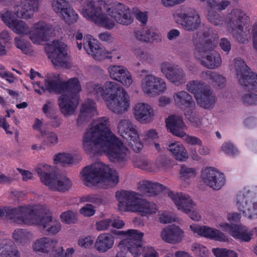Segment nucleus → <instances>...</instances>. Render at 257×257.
Instances as JSON below:
<instances>
[{
	"label": "nucleus",
	"instance_id": "nucleus-35",
	"mask_svg": "<svg viewBox=\"0 0 257 257\" xmlns=\"http://www.w3.org/2000/svg\"><path fill=\"white\" fill-rule=\"evenodd\" d=\"M254 227L253 230L242 224H236V227L231 232V236L241 241L249 242L252 238Z\"/></svg>",
	"mask_w": 257,
	"mask_h": 257
},
{
	"label": "nucleus",
	"instance_id": "nucleus-32",
	"mask_svg": "<svg viewBox=\"0 0 257 257\" xmlns=\"http://www.w3.org/2000/svg\"><path fill=\"white\" fill-rule=\"evenodd\" d=\"M118 134L125 139L131 137L137 136L138 132L137 126L128 118H123L119 120L117 124Z\"/></svg>",
	"mask_w": 257,
	"mask_h": 257
},
{
	"label": "nucleus",
	"instance_id": "nucleus-29",
	"mask_svg": "<svg viewBox=\"0 0 257 257\" xmlns=\"http://www.w3.org/2000/svg\"><path fill=\"white\" fill-rule=\"evenodd\" d=\"M115 237L110 233H100L94 242V247L97 251L104 253L112 249L114 246Z\"/></svg>",
	"mask_w": 257,
	"mask_h": 257
},
{
	"label": "nucleus",
	"instance_id": "nucleus-30",
	"mask_svg": "<svg viewBox=\"0 0 257 257\" xmlns=\"http://www.w3.org/2000/svg\"><path fill=\"white\" fill-rule=\"evenodd\" d=\"M173 99L175 105L183 109L184 112L193 109L195 106V103L192 96L186 91L174 92Z\"/></svg>",
	"mask_w": 257,
	"mask_h": 257
},
{
	"label": "nucleus",
	"instance_id": "nucleus-42",
	"mask_svg": "<svg viewBox=\"0 0 257 257\" xmlns=\"http://www.w3.org/2000/svg\"><path fill=\"white\" fill-rule=\"evenodd\" d=\"M40 138L42 140L43 145L47 147H53L59 142L57 135L52 131H41Z\"/></svg>",
	"mask_w": 257,
	"mask_h": 257
},
{
	"label": "nucleus",
	"instance_id": "nucleus-45",
	"mask_svg": "<svg viewBox=\"0 0 257 257\" xmlns=\"http://www.w3.org/2000/svg\"><path fill=\"white\" fill-rule=\"evenodd\" d=\"M55 164L62 165H72L75 163L74 156L67 153H60L55 155L53 159Z\"/></svg>",
	"mask_w": 257,
	"mask_h": 257
},
{
	"label": "nucleus",
	"instance_id": "nucleus-4",
	"mask_svg": "<svg viewBox=\"0 0 257 257\" xmlns=\"http://www.w3.org/2000/svg\"><path fill=\"white\" fill-rule=\"evenodd\" d=\"M211 8L208 10L207 19L212 25L222 28L225 26L226 30L232 37L241 43H247L251 38L249 18L240 9H232L224 19Z\"/></svg>",
	"mask_w": 257,
	"mask_h": 257
},
{
	"label": "nucleus",
	"instance_id": "nucleus-52",
	"mask_svg": "<svg viewBox=\"0 0 257 257\" xmlns=\"http://www.w3.org/2000/svg\"><path fill=\"white\" fill-rule=\"evenodd\" d=\"M51 6L53 10L59 16L70 7L68 2L66 0H53Z\"/></svg>",
	"mask_w": 257,
	"mask_h": 257
},
{
	"label": "nucleus",
	"instance_id": "nucleus-20",
	"mask_svg": "<svg viewBox=\"0 0 257 257\" xmlns=\"http://www.w3.org/2000/svg\"><path fill=\"white\" fill-rule=\"evenodd\" d=\"M202 182L214 190L221 189L225 184L224 175L213 167L203 168L201 172Z\"/></svg>",
	"mask_w": 257,
	"mask_h": 257
},
{
	"label": "nucleus",
	"instance_id": "nucleus-49",
	"mask_svg": "<svg viewBox=\"0 0 257 257\" xmlns=\"http://www.w3.org/2000/svg\"><path fill=\"white\" fill-rule=\"evenodd\" d=\"M134 53L136 58L144 64H150L154 62V56L141 48L135 49Z\"/></svg>",
	"mask_w": 257,
	"mask_h": 257
},
{
	"label": "nucleus",
	"instance_id": "nucleus-46",
	"mask_svg": "<svg viewBox=\"0 0 257 257\" xmlns=\"http://www.w3.org/2000/svg\"><path fill=\"white\" fill-rule=\"evenodd\" d=\"M191 109L185 111V115L192 125L195 127L202 128L205 126L204 119L193 111Z\"/></svg>",
	"mask_w": 257,
	"mask_h": 257
},
{
	"label": "nucleus",
	"instance_id": "nucleus-43",
	"mask_svg": "<svg viewBox=\"0 0 257 257\" xmlns=\"http://www.w3.org/2000/svg\"><path fill=\"white\" fill-rule=\"evenodd\" d=\"M197 171L195 168H190L185 166L181 167L180 170V178L184 186L186 187L189 184V180L196 176Z\"/></svg>",
	"mask_w": 257,
	"mask_h": 257
},
{
	"label": "nucleus",
	"instance_id": "nucleus-11",
	"mask_svg": "<svg viewBox=\"0 0 257 257\" xmlns=\"http://www.w3.org/2000/svg\"><path fill=\"white\" fill-rule=\"evenodd\" d=\"M117 234L122 236L118 247L120 249L118 251L115 257H127L126 253L122 250L127 248L134 257L141 255L143 248V238L144 233L137 229H128L127 231H119Z\"/></svg>",
	"mask_w": 257,
	"mask_h": 257
},
{
	"label": "nucleus",
	"instance_id": "nucleus-36",
	"mask_svg": "<svg viewBox=\"0 0 257 257\" xmlns=\"http://www.w3.org/2000/svg\"><path fill=\"white\" fill-rule=\"evenodd\" d=\"M168 150L177 160L185 161L189 158V154L185 146L179 142L171 143Z\"/></svg>",
	"mask_w": 257,
	"mask_h": 257
},
{
	"label": "nucleus",
	"instance_id": "nucleus-60",
	"mask_svg": "<svg viewBox=\"0 0 257 257\" xmlns=\"http://www.w3.org/2000/svg\"><path fill=\"white\" fill-rule=\"evenodd\" d=\"M211 78L212 85L220 87H223L225 86L226 83V78L221 74L213 72Z\"/></svg>",
	"mask_w": 257,
	"mask_h": 257
},
{
	"label": "nucleus",
	"instance_id": "nucleus-41",
	"mask_svg": "<svg viewBox=\"0 0 257 257\" xmlns=\"http://www.w3.org/2000/svg\"><path fill=\"white\" fill-rule=\"evenodd\" d=\"M167 80L176 86L181 85L186 82V73L182 68L178 66Z\"/></svg>",
	"mask_w": 257,
	"mask_h": 257
},
{
	"label": "nucleus",
	"instance_id": "nucleus-8",
	"mask_svg": "<svg viewBox=\"0 0 257 257\" xmlns=\"http://www.w3.org/2000/svg\"><path fill=\"white\" fill-rule=\"evenodd\" d=\"M206 37L201 32L194 35V56L204 67L210 69L218 68L222 65L221 56L218 52L211 50L215 46L208 43Z\"/></svg>",
	"mask_w": 257,
	"mask_h": 257
},
{
	"label": "nucleus",
	"instance_id": "nucleus-31",
	"mask_svg": "<svg viewBox=\"0 0 257 257\" xmlns=\"http://www.w3.org/2000/svg\"><path fill=\"white\" fill-rule=\"evenodd\" d=\"M133 36L141 43H153L159 37V34L151 28L144 27L134 30Z\"/></svg>",
	"mask_w": 257,
	"mask_h": 257
},
{
	"label": "nucleus",
	"instance_id": "nucleus-44",
	"mask_svg": "<svg viewBox=\"0 0 257 257\" xmlns=\"http://www.w3.org/2000/svg\"><path fill=\"white\" fill-rule=\"evenodd\" d=\"M201 2H206L208 6L212 9H215L219 12H222L226 10L233 2H237L239 0H200Z\"/></svg>",
	"mask_w": 257,
	"mask_h": 257
},
{
	"label": "nucleus",
	"instance_id": "nucleus-54",
	"mask_svg": "<svg viewBox=\"0 0 257 257\" xmlns=\"http://www.w3.org/2000/svg\"><path fill=\"white\" fill-rule=\"evenodd\" d=\"M178 66L172 62L164 61L160 64L161 72L167 79Z\"/></svg>",
	"mask_w": 257,
	"mask_h": 257
},
{
	"label": "nucleus",
	"instance_id": "nucleus-28",
	"mask_svg": "<svg viewBox=\"0 0 257 257\" xmlns=\"http://www.w3.org/2000/svg\"><path fill=\"white\" fill-rule=\"evenodd\" d=\"M166 123L167 128L175 136L182 138L185 135L187 127L181 117L175 115L169 116L166 118Z\"/></svg>",
	"mask_w": 257,
	"mask_h": 257
},
{
	"label": "nucleus",
	"instance_id": "nucleus-15",
	"mask_svg": "<svg viewBox=\"0 0 257 257\" xmlns=\"http://www.w3.org/2000/svg\"><path fill=\"white\" fill-rule=\"evenodd\" d=\"M45 52L55 67L69 68L71 66L67 45L61 40H54L47 44Z\"/></svg>",
	"mask_w": 257,
	"mask_h": 257
},
{
	"label": "nucleus",
	"instance_id": "nucleus-56",
	"mask_svg": "<svg viewBox=\"0 0 257 257\" xmlns=\"http://www.w3.org/2000/svg\"><path fill=\"white\" fill-rule=\"evenodd\" d=\"M212 252L215 257H238L234 250L225 248H213Z\"/></svg>",
	"mask_w": 257,
	"mask_h": 257
},
{
	"label": "nucleus",
	"instance_id": "nucleus-6",
	"mask_svg": "<svg viewBox=\"0 0 257 257\" xmlns=\"http://www.w3.org/2000/svg\"><path fill=\"white\" fill-rule=\"evenodd\" d=\"M80 177L84 185L90 187H113L119 181L118 173L102 162L84 167L80 172Z\"/></svg>",
	"mask_w": 257,
	"mask_h": 257
},
{
	"label": "nucleus",
	"instance_id": "nucleus-62",
	"mask_svg": "<svg viewBox=\"0 0 257 257\" xmlns=\"http://www.w3.org/2000/svg\"><path fill=\"white\" fill-rule=\"evenodd\" d=\"M95 208L91 204H87L80 208V213L85 217H91L95 213Z\"/></svg>",
	"mask_w": 257,
	"mask_h": 257
},
{
	"label": "nucleus",
	"instance_id": "nucleus-23",
	"mask_svg": "<svg viewBox=\"0 0 257 257\" xmlns=\"http://www.w3.org/2000/svg\"><path fill=\"white\" fill-rule=\"evenodd\" d=\"M84 48L89 55H91L96 60L101 61L105 58H111L108 53L100 47L98 42L92 36L87 35L84 38Z\"/></svg>",
	"mask_w": 257,
	"mask_h": 257
},
{
	"label": "nucleus",
	"instance_id": "nucleus-40",
	"mask_svg": "<svg viewBox=\"0 0 257 257\" xmlns=\"http://www.w3.org/2000/svg\"><path fill=\"white\" fill-rule=\"evenodd\" d=\"M12 237L17 243L24 244L31 240L33 238V234L27 230L18 228L14 230Z\"/></svg>",
	"mask_w": 257,
	"mask_h": 257
},
{
	"label": "nucleus",
	"instance_id": "nucleus-5",
	"mask_svg": "<svg viewBox=\"0 0 257 257\" xmlns=\"http://www.w3.org/2000/svg\"><path fill=\"white\" fill-rule=\"evenodd\" d=\"M24 216L17 218V222L25 225L41 227L48 235H55L62 229V224L55 218L50 210L40 204L25 206L20 210Z\"/></svg>",
	"mask_w": 257,
	"mask_h": 257
},
{
	"label": "nucleus",
	"instance_id": "nucleus-12",
	"mask_svg": "<svg viewBox=\"0 0 257 257\" xmlns=\"http://www.w3.org/2000/svg\"><path fill=\"white\" fill-rule=\"evenodd\" d=\"M216 227L218 229L207 225L193 224L190 225V228L194 234L211 240L226 242L228 240V237L220 229L229 232L231 235L232 231L235 229L236 224H230L225 221H218Z\"/></svg>",
	"mask_w": 257,
	"mask_h": 257
},
{
	"label": "nucleus",
	"instance_id": "nucleus-38",
	"mask_svg": "<svg viewBox=\"0 0 257 257\" xmlns=\"http://www.w3.org/2000/svg\"><path fill=\"white\" fill-rule=\"evenodd\" d=\"M31 206L30 204H25L20 205L15 208H11L10 207H6L4 209H0V217L6 216L9 219L11 220L13 222L17 223L19 224H24L17 222V218L24 216L21 214L20 210L25 206Z\"/></svg>",
	"mask_w": 257,
	"mask_h": 257
},
{
	"label": "nucleus",
	"instance_id": "nucleus-47",
	"mask_svg": "<svg viewBox=\"0 0 257 257\" xmlns=\"http://www.w3.org/2000/svg\"><path fill=\"white\" fill-rule=\"evenodd\" d=\"M59 16L65 23L69 25L76 23L79 18L78 14L71 6Z\"/></svg>",
	"mask_w": 257,
	"mask_h": 257
},
{
	"label": "nucleus",
	"instance_id": "nucleus-59",
	"mask_svg": "<svg viewBox=\"0 0 257 257\" xmlns=\"http://www.w3.org/2000/svg\"><path fill=\"white\" fill-rule=\"evenodd\" d=\"M221 151L229 156H234L238 153L237 149L230 142H224L221 147Z\"/></svg>",
	"mask_w": 257,
	"mask_h": 257
},
{
	"label": "nucleus",
	"instance_id": "nucleus-16",
	"mask_svg": "<svg viewBox=\"0 0 257 257\" xmlns=\"http://www.w3.org/2000/svg\"><path fill=\"white\" fill-rule=\"evenodd\" d=\"M231 69L235 72L241 85L247 87L248 90H257V75L249 71L242 59H235L231 65Z\"/></svg>",
	"mask_w": 257,
	"mask_h": 257
},
{
	"label": "nucleus",
	"instance_id": "nucleus-34",
	"mask_svg": "<svg viewBox=\"0 0 257 257\" xmlns=\"http://www.w3.org/2000/svg\"><path fill=\"white\" fill-rule=\"evenodd\" d=\"M196 95V100L197 103L204 108L212 107L216 100V97L209 86L205 87L202 92Z\"/></svg>",
	"mask_w": 257,
	"mask_h": 257
},
{
	"label": "nucleus",
	"instance_id": "nucleus-2",
	"mask_svg": "<svg viewBox=\"0 0 257 257\" xmlns=\"http://www.w3.org/2000/svg\"><path fill=\"white\" fill-rule=\"evenodd\" d=\"M107 70L113 80H107L103 84H94L93 92L102 98L111 111L117 114L123 113L130 107V97L127 91L115 81L119 82L125 87H129L134 82L133 77L128 70L122 65H110Z\"/></svg>",
	"mask_w": 257,
	"mask_h": 257
},
{
	"label": "nucleus",
	"instance_id": "nucleus-37",
	"mask_svg": "<svg viewBox=\"0 0 257 257\" xmlns=\"http://www.w3.org/2000/svg\"><path fill=\"white\" fill-rule=\"evenodd\" d=\"M19 250L10 240L0 242V257H20Z\"/></svg>",
	"mask_w": 257,
	"mask_h": 257
},
{
	"label": "nucleus",
	"instance_id": "nucleus-39",
	"mask_svg": "<svg viewBox=\"0 0 257 257\" xmlns=\"http://www.w3.org/2000/svg\"><path fill=\"white\" fill-rule=\"evenodd\" d=\"M36 171L40 177L41 182L46 186V182H49L55 174L52 172L54 168L45 164H39L36 168Z\"/></svg>",
	"mask_w": 257,
	"mask_h": 257
},
{
	"label": "nucleus",
	"instance_id": "nucleus-61",
	"mask_svg": "<svg viewBox=\"0 0 257 257\" xmlns=\"http://www.w3.org/2000/svg\"><path fill=\"white\" fill-rule=\"evenodd\" d=\"M144 141L146 142L154 141L159 138V133L157 131L151 128L145 131L143 135Z\"/></svg>",
	"mask_w": 257,
	"mask_h": 257
},
{
	"label": "nucleus",
	"instance_id": "nucleus-17",
	"mask_svg": "<svg viewBox=\"0 0 257 257\" xmlns=\"http://www.w3.org/2000/svg\"><path fill=\"white\" fill-rule=\"evenodd\" d=\"M141 87L144 94L151 96L163 94L167 89L165 80L151 73L147 74L142 78Z\"/></svg>",
	"mask_w": 257,
	"mask_h": 257
},
{
	"label": "nucleus",
	"instance_id": "nucleus-57",
	"mask_svg": "<svg viewBox=\"0 0 257 257\" xmlns=\"http://www.w3.org/2000/svg\"><path fill=\"white\" fill-rule=\"evenodd\" d=\"M127 140L130 141L129 145L134 152L139 153L143 150L144 145L140 140L138 132L137 133L136 137H134L133 136V137H131Z\"/></svg>",
	"mask_w": 257,
	"mask_h": 257
},
{
	"label": "nucleus",
	"instance_id": "nucleus-55",
	"mask_svg": "<svg viewBox=\"0 0 257 257\" xmlns=\"http://www.w3.org/2000/svg\"><path fill=\"white\" fill-rule=\"evenodd\" d=\"M134 165L142 170L152 171L154 170L153 169V166L150 161L146 158L143 157H136L133 159Z\"/></svg>",
	"mask_w": 257,
	"mask_h": 257
},
{
	"label": "nucleus",
	"instance_id": "nucleus-48",
	"mask_svg": "<svg viewBox=\"0 0 257 257\" xmlns=\"http://www.w3.org/2000/svg\"><path fill=\"white\" fill-rule=\"evenodd\" d=\"M208 86L202 81L192 80L188 82L186 85V89L189 92L193 93L196 98V95L199 94L203 89H204L205 87Z\"/></svg>",
	"mask_w": 257,
	"mask_h": 257
},
{
	"label": "nucleus",
	"instance_id": "nucleus-50",
	"mask_svg": "<svg viewBox=\"0 0 257 257\" xmlns=\"http://www.w3.org/2000/svg\"><path fill=\"white\" fill-rule=\"evenodd\" d=\"M60 218L66 224H75L78 221V214L76 211L68 210L60 214Z\"/></svg>",
	"mask_w": 257,
	"mask_h": 257
},
{
	"label": "nucleus",
	"instance_id": "nucleus-7",
	"mask_svg": "<svg viewBox=\"0 0 257 257\" xmlns=\"http://www.w3.org/2000/svg\"><path fill=\"white\" fill-rule=\"evenodd\" d=\"M115 198L117 202V209L121 212H136L147 216L155 214L158 211L155 203L142 199L140 195L135 191H117Z\"/></svg>",
	"mask_w": 257,
	"mask_h": 257
},
{
	"label": "nucleus",
	"instance_id": "nucleus-33",
	"mask_svg": "<svg viewBox=\"0 0 257 257\" xmlns=\"http://www.w3.org/2000/svg\"><path fill=\"white\" fill-rule=\"evenodd\" d=\"M138 190L148 196H153L160 193L165 189L162 184L148 180H143L138 184Z\"/></svg>",
	"mask_w": 257,
	"mask_h": 257
},
{
	"label": "nucleus",
	"instance_id": "nucleus-9",
	"mask_svg": "<svg viewBox=\"0 0 257 257\" xmlns=\"http://www.w3.org/2000/svg\"><path fill=\"white\" fill-rule=\"evenodd\" d=\"M10 29L19 36L28 35L29 39L36 45H41L48 40L53 31L52 26L45 21L34 23L31 29L28 24L21 19H18Z\"/></svg>",
	"mask_w": 257,
	"mask_h": 257
},
{
	"label": "nucleus",
	"instance_id": "nucleus-3",
	"mask_svg": "<svg viewBox=\"0 0 257 257\" xmlns=\"http://www.w3.org/2000/svg\"><path fill=\"white\" fill-rule=\"evenodd\" d=\"M47 88L51 93L60 94L58 104L64 116L74 114L80 101L81 86L77 78L69 79L63 82L59 74L51 73L46 78Z\"/></svg>",
	"mask_w": 257,
	"mask_h": 257
},
{
	"label": "nucleus",
	"instance_id": "nucleus-27",
	"mask_svg": "<svg viewBox=\"0 0 257 257\" xmlns=\"http://www.w3.org/2000/svg\"><path fill=\"white\" fill-rule=\"evenodd\" d=\"M58 244V240L43 236L35 240L32 244V250L36 253H49L53 251Z\"/></svg>",
	"mask_w": 257,
	"mask_h": 257
},
{
	"label": "nucleus",
	"instance_id": "nucleus-51",
	"mask_svg": "<svg viewBox=\"0 0 257 257\" xmlns=\"http://www.w3.org/2000/svg\"><path fill=\"white\" fill-rule=\"evenodd\" d=\"M14 43L16 47L26 54H30L33 52L31 43L27 40L19 37H16Z\"/></svg>",
	"mask_w": 257,
	"mask_h": 257
},
{
	"label": "nucleus",
	"instance_id": "nucleus-64",
	"mask_svg": "<svg viewBox=\"0 0 257 257\" xmlns=\"http://www.w3.org/2000/svg\"><path fill=\"white\" fill-rule=\"evenodd\" d=\"M187 144L192 146L199 145L202 144V141L198 138L187 135L185 132V135L182 138Z\"/></svg>",
	"mask_w": 257,
	"mask_h": 257
},
{
	"label": "nucleus",
	"instance_id": "nucleus-1",
	"mask_svg": "<svg viewBox=\"0 0 257 257\" xmlns=\"http://www.w3.org/2000/svg\"><path fill=\"white\" fill-rule=\"evenodd\" d=\"M82 147L89 154H104L111 161L120 165L125 164L130 151L110 128L108 117L94 119L82 138Z\"/></svg>",
	"mask_w": 257,
	"mask_h": 257
},
{
	"label": "nucleus",
	"instance_id": "nucleus-26",
	"mask_svg": "<svg viewBox=\"0 0 257 257\" xmlns=\"http://www.w3.org/2000/svg\"><path fill=\"white\" fill-rule=\"evenodd\" d=\"M46 186L53 191L64 192L72 187V181L66 175L55 174L49 182H46Z\"/></svg>",
	"mask_w": 257,
	"mask_h": 257
},
{
	"label": "nucleus",
	"instance_id": "nucleus-18",
	"mask_svg": "<svg viewBox=\"0 0 257 257\" xmlns=\"http://www.w3.org/2000/svg\"><path fill=\"white\" fill-rule=\"evenodd\" d=\"M173 18L177 24L181 25L184 30L188 31L197 29L201 25L199 15L193 9L174 14Z\"/></svg>",
	"mask_w": 257,
	"mask_h": 257
},
{
	"label": "nucleus",
	"instance_id": "nucleus-21",
	"mask_svg": "<svg viewBox=\"0 0 257 257\" xmlns=\"http://www.w3.org/2000/svg\"><path fill=\"white\" fill-rule=\"evenodd\" d=\"M134 118L141 123L152 122L156 115L155 110L148 103L140 102L133 108Z\"/></svg>",
	"mask_w": 257,
	"mask_h": 257
},
{
	"label": "nucleus",
	"instance_id": "nucleus-22",
	"mask_svg": "<svg viewBox=\"0 0 257 257\" xmlns=\"http://www.w3.org/2000/svg\"><path fill=\"white\" fill-rule=\"evenodd\" d=\"M168 195L178 210L182 212L188 213L192 208L196 206V203L187 194L169 191Z\"/></svg>",
	"mask_w": 257,
	"mask_h": 257
},
{
	"label": "nucleus",
	"instance_id": "nucleus-10",
	"mask_svg": "<svg viewBox=\"0 0 257 257\" xmlns=\"http://www.w3.org/2000/svg\"><path fill=\"white\" fill-rule=\"evenodd\" d=\"M39 0H18L15 3L13 12L5 9L0 12V18L3 23L10 28L18 20L16 16L23 20L32 19L34 13L38 12Z\"/></svg>",
	"mask_w": 257,
	"mask_h": 257
},
{
	"label": "nucleus",
	"instance_id": "nucleus-63",
	"mask_svg": "<svg viewBox=\"0 0 257 257\" xmlns=\"http://www.w3.org/2000/svg\"><path fill=\"white\" fill-rule=\"evenodd\" d=\"M111 226V220L109 218L104 219L96 222V229L98 231L108 230Z\"/></svg>",
	"mask_w": 257,
	"mask_h": 257
},
{
	"label": "nucleus",
	"instance_id": "nucleus-24",
	"mask_svg": "<svg viewBox=\"0 0 257 257\" xmlns=\"http://www.w3.org/2000/svg\"><path fill=\"white\" fill-rule=\"evenodd\" d=\"M96 114L97 109L95 102L89 99L85 100L80 107L79 114L76 120L77 125L79 126L85 125Z\"/></svg>",
	"mask_w": 257,
	"mask_h": 257
},
{
	"label": "nucleus",
	"instance_id": "nucleus-25",
	"mask_svg": "<svg viewBox=\"0 0 257 257\" xmlns=\"http://www.w3.org/2000/svg\"><path fill=\"white\" fill-rule=\"evenodd\" d=\"M160 237L163 241L175 244L182 241L184 237V232L179 226L171 225L162 229L160 233Z\"/></svg>",
	"mask_w": 257,
	"mask_h": 257
},
{
	"label": "nucleus",
	"instance_id": "nucleus-19",
	"mask_svg": "<svg viewBox=\"0 0 257 257\" xmlns=\"http://www.w3.org/2000/svg\"><path fill=\"white\" fill-rule=\"evenodd\" d=\"M106 12L119 24L128 25L133 22L131 10L122 3L117 2L111 3L106 9Z\"/></svg>",
	"mask_w": 257,
	"mask_h": 257
},
{
	"label": "nucleus",
	"instance_id": "nucleus-13",
	"mask_svg": "<svg viewBox=\"0 0 257 257\" xmlns=\"http://www.w3.org/2000/svg\"><path fill=\"white\" fill-rule=\"evenodd\" d=\"M101 0H86L79 12L87 20L106 29H112L115 25V22L102 13L101 9L97 4Z\"/></svg>",
	"mask_w": 257,
	"mask_h": 257
},
{
	"label": "nucleus",
	"instance_id": "nucleus-53",
	"mask_svg": "<svg viewBox=\"0 0 257 257\" xmlns=\"http://www.w3.org/2000/svg\"><path fill=\"white\" fill-rule=\"evenodd\" d=\"M191 250L198 257H208L209 254V250L207 247L199 243H192Z\"/></svg>",
	"mask_w": 257,
	"mask_h": 257
},
{
	"label": "nucleus",
	"instance_id": "nucleus-14",
	"mask_svg": "<svg viewBox=\"0 0 257 257\" xmlns=\"http://www.w3.org/2000/svg\"><path fill=\"white\" fill-rule=\"evenodd\" d=\"M234 202L244 217L249 220L257 218V189L239 192Z\"/></svg>",
	"mask_w": 257,
	"mask_h": 257
},
{
	"label": "nucleus",
	"instance_id": "nucleus-58",
	"mask_svg": "<svg viewBox=\"0 0 257 257\" xmlns=\"http://www.w3.org/2000/svg\"><path fill=\"white\" fill-rule=\"evenodd\" d=\"M94 237L89 235L80 237L78 240V245L82 248L89 249L94 244Z\"/></svg>",
	"mask_w": 257,
	"mask_h": 257
}]
</instances>
